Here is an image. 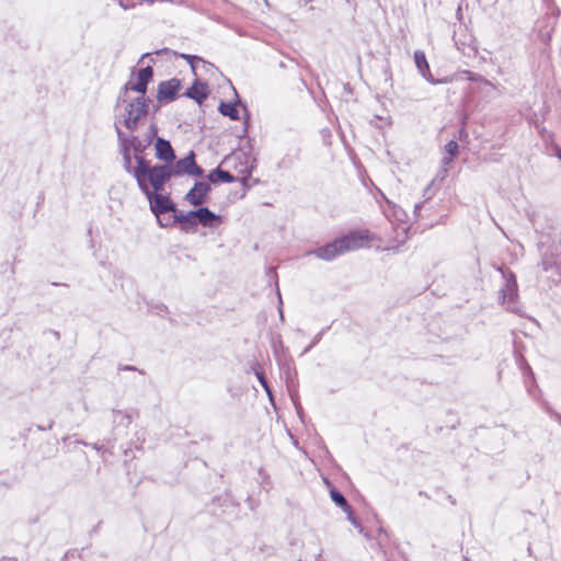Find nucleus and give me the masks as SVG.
Listing matches in <instances>:
<instances>
[{
    "label": "nucleus",
    "mask_w": 561,
    "mask_h": 561,
    "mask_svg": "<svg viewBox=\"0 0 561 561\" xmlns=\"http://www.w3.org/2000/svg\"><path fill=\"white\" fill-rule=\"evenodd\" d=\"M142 194L149 201L150 210L156 215L158 225L161 228L171 226V222H164L163 218H161V215L167 213L174 214L176 205L172 202V199L168 195H163L156 191H148V193Z\"/></svg>",
    "instance_id": "nucleus-4"
},
{
    "label": "nucleus",
    "mask_w": 561,
    "mask_h": 561,
    "mask_svg": "<svg viewBox=\"0 0 561 561\" xmlns=\"http://www.w3.org/2000/svg\"><path fill=\"white\" fill-rule=\"evenodd\" d=\"M173 176H182L184 174L192 176H202L204 170L196 164L195 153L191 151L186 157L179 159L174 165L171 164Z\"/></svg>",
    "instance_id": "nucleus-6"
},
{
    "label": "nucleus",
    "mask_w": 561,
    "mask_h": 561,
    "mask_svg": "<svg viewBox=\"0 0 561 561\" xmlns=\"http://www.w3.org/2000/svg\"><path fill=\"white\" fill-rule=\"evenodd\" d=\"M157 133H158L157 126L154 124H151L146 133L148 142H151L154 137L157 138Z\"/></svg>",
    "instance_id": "nucleus-25"
},
{
    "label": "nucleus",
    "mask_w": 561,
    "mask_h": 561,
    "mask_svg": "<svg viewBox=\"0 0 561 561\" xmlns=\"http://www.w3.org/2000/svg\"><path fill=\"white\" fill-rule=\"evenodd\" d=\"M261 385L264 388L265 392L267 393L270 401L273 402L274 401V397H273V393H272V390H271V388L268 386L267 380L265 379L264 383H261Z\"/></svg>",
    "instance_id": "nucleus-28"
},
{
    "label": "nucleus",
    "mask_w": 561,
    "mask_h": 561,
    "mask_svg": "<svg viewBox=\"0 0 561 561\" xmlns=\"http://www.w3.org/2000/svg\"><path fill=\"white\" fill-rule=\"evenodd\" d=\"M556 420L561 424V415L560 414H556Z\"/></svg>",
    "instance_id": "nucleus-40"
},
{
    "label": "nucleus",
    "mask_w": 561,
    "mask_h": 561,
    "mask_svg": "<svg viewBox=\"0 0 561 561\" xmlns=\"http://www.w3.org/2000/svg\"><path fill=\"white\" fill-rule=\"evenodd\" d=\"M237 157L236 156H227L225 159H224V163H229L230 161L234 160Z\"/></svg>",
    "instance_id": "nucleus-34"
},
{
    "label": "nucleus",
    "mask_w": 561,
    "mask_h": 561,
    "mask_svg": "<svg viewBox=\"0 0 561 561\" xmlns=\"http://www.w3.org/2000/svg\"><path fill=\"white\" fill-rule=\"evenodd\" d=\"M295 407H296V410H297V412H298V414H299V413H300V409H301V408H300V405H299L298 403H296V402H295Z\"/></svg>",
    "instance_id": "nucleus-39"
},
{
    "label": "nucleus",
    "mask_w": 561,
    "mask_h": 561,
    "mask_svg": "<svg viewBox=\"0 0 561 561\" xmlns=\"http://www.w3.org/2000/svg\"><path fill=\"white\" fill-rule=\"evenodd\" d=\"M180 57H182L183 59H185L187 61V64H190L193 72H195V61L203 60L201 57L195 56V55L181 54Z\"/></svg>",
    "instance_id": "nucleus-24"
},
{
    "label": "nucleus",
    "mask_w": 561,
    "mask_h": 561,
    "mask_svg": "<svg viewBox=\"0 0 561 561\" xmlns=\"http://www.w3.org/2000/svg\"><path fill=\"white\" fill-rule=\"evenodd\" d=\"M261 385L264 388L265 392L267 393L270 401L273 402L274 401V397H273V393H272V390H271V388L268 386L267 380L265 379L264 383H261Z\"/></svg>",
    "instance_id": "nucleus-29"
},
{
    "label": "nucleus",
    "mask_w": 561,
    "mask_h": 561,
    "mask_svg": "<svg viewBox=\"0 0 561 561\" xmlns=\"http://www.w3.org/2000/svg\"><path fill=\"white\" fill-rule=\"evenodd\" d=\"M414 62L419 70V72L422 75L424 79H426L428 82L436 84L439 82H444L443 80H435L433 79L431 72H430V66L426 60L425 54L422 50L414 51Z\"/></svg>",
    "instance_id": "nucleus-15"
},
{
    "label": "nucleus",
    "mask_w": 561,
    "mask_h": 561,
    "mask_svg": "<svg viewBox=\"0 0 561 561\" xmlns=\"http://www.w3.org/2000/svg\"><path fill=\"white\" fill-rule=\"evenodd\" d=\"M541 268L549 273V277L557 282L561 278V257L545 253L540 262Z\"/></svg>",
    "instance_id": "nucleus-11"
},
{
    "label": "nucleus",
    "mask_w": 561,
    "mask_h": 561,
    "mask_svg": "<svg viewBox=\"0 0 561 561\" xmlns=\"http://www.w3.org/2000/svg\"><path fill=\"white\" fill-rule=\"evenodd\" d=\"M150 102V99L142 95L128 100L127 93L121 91L116 107H122V113L116 116L115 121H119V125H124L129 131L137 130L140 119L149 112Z\"/></svg>",
    "instance_id": "nucleus-2"
},
{
    "label": "nucleus",
    "mask_w": 561,
    "mask_h": 561,
    "mask_svg": "<svg viewBox=\"0 0 561 561\" xmlns=\"http://www.w3.org/2000/svg\"><path fill=\"white\" fill-rule=\"evenodd\" d=\"M184 95L188 99L196 101L198 104H202L203 101H205L208 95L207 84L202 83L199 81H195L193 85L186 90Z\"/></svg>",
    "instance_id": "nucleus-17"
},
{
    "label": "nucleus",
    "mask_w": 561,
    "mask_h": 561,
    "mask_svg": "<svg viewBox=\"0 0 561 561\" xmlns=\"http://www.w3.org/2000/svg\"><path fill=\"white\" fill-rule=\"evenodd\" d=\"M93 448H94V449H96L98 451H101V450H104V451H105V450H106V449L104 448V446H100V445H98V444H93Z\"/></svg>",
    "instance_id": "nucleus-35"
},
{
    "label": "nucleus",
    "mask_w": 561,
    "mask_h": 561,
    "mask_svg": "<svg viewBox=\"0 0 561 561\" xmlns=\"http://www.w3.org/2000/svg\"><path fill=\"white\" fill-rule=\"evenodd\" d=\"M255 376L259 380L260 383H264L265 381V376H264V373L263 371H260V370H255Z\"/></svg>",
    "instance_id": "nucleus-31"
},
{
    "label": "nucleus",
    "mask_w": 561,
    "mask_h": 561,
    "mask_svg": "<svg viewBox=\"0 0 561 561\" xmlns=\"http://www.w3.org/2000/svg\"><path fill=\"white\" fill-rule=\"evenodd\" d=\"M121 370H137L135 366L131 365H125L123 367H119Z\"/></svg>",
    "instance_id": "nucleus-33"
},
{
    "label": "nucleus",
    "mask_w": 561,
    "mask_h": 561,
    "mask_svg": "<svg viewBox=\"0 0 561 561\" xmlns=\"http://www.w3.org/2000/svg\"><path fill=\"white\" fill-rule=\"evenodd\" d=\"M181 89V81L176 78L161 81L158 84L157 100L160 103H169L176 99Z\"/></svg>",
    "instance_id": "nucleus-8"
},
{
    "label": "nucleus",
    "mask_w": 561,
    "mask_h": 561,
    "mask_svg": "<svg viewBox=\"0 0 561 561\" xmlns=\"http://www.w3.org/2000/svg\"><path fill=\"white\" fill-rule=\"evenodd\" d=\"M448 499H449V501L451 502V504H456V501H455V499H453V496H451V495H449V496H448Z\"/></svg>",
    "instance_id": "nucleus-41"
},
{
    "label": "nucleus",
    "mask_w": 561,
    "mask_h": 561,
    "mask_svg": "<svg viewBox=\"0 0 561 561\" xmlns=\"http://www.w3.org/2000/svg\"><path fill=\"white\" fill-rule=\"evenodd\" d=\"M556 156L561 160V149H558Z\"/></svg>",
    "instance_id": "nucleus-37"
},
{
    "label": "nucleus",
    "mask_w": 561,
    "mask_h": 561,
    "mask_svg": "<svg viewBox=\"0 0 561 561\" xmlns=\"http://www.w3.org/2000/svg\"><path fill=\"white\" fill-rule=\"evenodd\" d=\"M345 513L347 514V520L356 528L359 529V531H362V527H360V524L358 523V520L354 517L353 515V511H352V507L350 508V511H345Z\"/></svg>",
    "instance_id": "nucleus-26"
},
{
    "label": "nucleus",
    "mask_w": 561,
    "mask_h": 561,
    "mask_svg": "<svg viewBox=\"0 0 561 561\" xmlns=\"http://www.w3.org/2000/svg\"><path fill=\"white\" fill-rule=\"evenodd\" d=\"M402 234H403V239H402L401 243H404L408 238V228L404 226L402 227Z\"/></svg>",
    "instance_id": "nucleus-32"
},
{
    "label": "nucleus",
    "mask_w": 561,
    "mask_h": 561,
    "mask_svg": "<svg viewBox=\"0 0 561 561\" xmlns=\"http://www.w3.org/2000/svg\"><path fill=\"white\" fill-rule=\"evenodd\" d=\"M131 415L129 413H125L123 411H113V421L118 425L128 426L131 423Z\"/></svg>",
    "instance_id": "nucleus-22"
},
{
    "label": "nucleus",
    "mask_w": 561,
    "mask_h": 561,
    "mask_svg": "<svg viewBox=\"0 0 561 561\" xmlns=\"http://www.w3.org/2000/svg\"><path fill=\"white\" fill-rule=\"evenodd\" d=\"M342 254L360 249L366 242L370 240L367 230L351 231L345 236L336 238Z\"/></svg>",
    "instance_id": "nucleus-5"
},
{
    "label": "nucleus",
    "mask_w": 561,
    "mask_h": 561,
    "mask_svg": "<svg viewBox=\"0 0 561 561\" xmlns=\"http://www.w3.org/2000/svg\"><path fill=\"white\" fill-rule=\"evenodd\" d=\"M388 250H394L396 252H398V251H399V245H397V247H391V248H388Z\"/></svg>",
    "instance_id": "nucleus-38"
},
{
    "label": "nucleus",
    "mask_w": 561,
    "mask_h": 561,
    "mask_svg": "<svg viewBox=\"0 0 561 561\" xmlns=\"http://www.w3.org/2000/svg\"><path fill=\"white\" fill-rule=\"evenodd\" d=\"M322 333H323V332L321 331V332H319V333L314 336L313 342H312L309 346H307V347L305 348V353H306V352H309V351L311 350V347H312L314 344H317V343L321 340V337H322Z\"/></svg>",
    "instance_id": "nucleus-30"
},
{
    "label": "nucleus",
    "mask_w": 561,
    "mask_h": 561,
    "mask_svg": "<svg viewBox=\"0 0 561 561\" xmlns=\"http://www.w3.org/2000/svg\"><path fill=\"white\" fill-rule=\"evenodd\" d=\"M430 188H431V185H428V186L425 188L424 194H426V193H427V191H430Z\"/></svg>",
    "instance_id": "nucleus-42"
},
{
    "label": "nucleus",
    "mask_w": 561,
    "mask_h": 561,
    "mask_svg": "<svg viewBox=\"0 0 561 561\" xmlns=\"http://www.w3.org/2000/svg\"><path fill=\"white\" fill-rule=\"evenodd\" d=\"M218 111L221 115L229 117L231 121L239 119V111L236 102H220Z\"/></svg>",
    "instance_id": "nucleus-19"
},
{
    "label": "nucleus",
    "mask_w": 561,
    "mask_h": 561,
    "mask_svg": "<svg viewBox=\"0 0 561 561\" xmlns=\"http://www.w3.org/2000/svg\"><path fill=\"white\" fill-rule=\"evenodd\" d=\"M195 217L197 224H201L204 227H213L215 222H220V216L211 211L207 207H199L195 210Z\"/></svg>",
    "instance_id": "nucleus-16"
},
{
    "label": "nucleus",
    "mask_w": 561,
    "mask_h": 561,
    "mask_svg": "<svg viewBox=\"0 0 561 561\" xmlns=\"http://www.w3.org/2000/svg\"><path fill=\"white\" fill-rule=\"evenodd\" d=\"M421 209V204H416L414 207V211L417 213Z\"/></svg>",
    "instance_id": "nucleus-36"
},
{
    "label": "nucleus",
    "mask_w": 561,
    "mask_h": 561,
    "mask_svg": "<svg viewBox=\"0 0 561 561\" xmlns=\"http://www.w3.org/2000/svg\"><path fill=\"white\" fill-rule=\"evenodd\" d=\"M330 497L331 500L339 506L341 507L344 512L345 511H350L351 508V505L348 504V502L346 501L345 496L336 489H331L330 490Z\"/></svg>",
    "instance_id": "nucleus-20"
},
{
    "label": "nucleus",
    "mask_w": 561,
    "mask_h": 561,
    "mask_svg": "<svg viewBox=\"0 0 561 561\" xmlns=\"http://www.w3.org/2000/svg\"><path fill=\"white\" fill-rule=\"evenodd\" d=\"M115 131L117 135L119 149L126 150L129 152L130 148L134 149L135 152H142L145 147L141 145V141L136 136L126 137L121 127H119V121L114 122Z\"/></svg>",
    "instance_id": "nucleus-10"
},
{
    "label": "nucleus",
    "mask_w": 561,
    "mask_h": 561,
    "mask_svg": "<svg viewBox=\"0 0 561 561\" xmlns=\"http://www.w3.org/2000/svg\"><path fill=\"white\" fill-rule=\"evenodd\" d=\"M137 165L135 167L134 178L141 193L161 192L165 183L173 178L171 164L151 165L142 156H135Z\"/></svg>",
    "instance_id": "nucleus-1"
},
{
    "label": "nucleus",
    "mask_w": 561,
    "mask_h": 561,
    "mask_svg": "<svg viewBox=\"0 0 561 561\" xmlns=\"http://www.w3.org/2000/svg\"><path fill=\"white\" fill-rule=\"evenodd\" d=\"M308 255H314L318 259H321L323 261H332L339 255H342L341 249L339 247V242L336 239H334L332 242L319 247L314 249L313 251H310L307 253Z\"/></svg>",
    "instance_id": "nucleus-12"
},
{
    "label": "nucleus",
    "mask_w": 561,
    "mask_h": 561,
    "mask_svg": "<svg viewBox=\"0 0 561 561\" xmlns=\"http://www.w3.org/2000/svg\"><path fill=\"white\" fill-rule=\"evenodd\" d=\"M152 78L153 69L151 66L141 68L137 72V80L135 82L128 81L127 83H125L122 91L125 93H127L128 91H134L145 96V93L147 92V87L149 82L152 80Z\"/></svg>",
    "instance_id": "nucleus-7"
},
{
    "label": "nucleus",
    "mask_w": 561,
    "mask_h": 561,
    "mask_svg": "<svg viewBox=\"0 0 561 561\" xmlns=\"http://www.w3.org/2000/svg\"><path fill=\"white\" fill-rule=\"evenodd\" d=\"M207 178L211 183H232L237 180L229 171L222 170L220 167L213 170Z\"/></svg>",
    "instance_id": "nucleus-18"
},
{
    "label": "nucleus",
    "mask_w": 561,
    "mask_h": 561,
    "mask_svg": "<svg viewBox=\"0 0 561 561\" xmlns=\"http://www.w3.org/2000/svg\"><path fill=\"white\" fill-rule=\"evenodd\" d=\"M261 385L264 388L265 392L267 393L270 401L273 402L274 401V397H273V393H272V390H271V388L268 386L267 380L265 379L264 383H261Z\"/></svg>",
    "instance_id": "nucleus-27"
},
{
    "label": "nucleus",
    "mask_w": 561,
    "mask_h": 561,
    "mask_svg": "<svg viewBox=\"0 0 561 561\" xmlns=\"http://www.w3.org/2000/svg\"><path fill=\"white\" fill-rule=\"evenodd\" d=\"M154 147L157 159L164 161L168 164L175 160V153L169 140L162 137H157Z\"/></svg>",
    "instance_id": "nucleus-13"
},
{
    "label": "nucleus",
    "mask_w": 561,
    "mask_h": 561,
    "mask_svg": "<svg viewBox=\"0 0 561 561\" xmlns=\"http://www.w3.org/2000/svg\"><path fill=\"white\" fill-rule=\"evenodd\" d=\"M122 154H123V161H124V170L131 174L134 176V172H135V167L133 168L131 167V157H130V153L127 152L126 150H121Z\"/></svg>",
    "instance_id": "nucleus-23"
},
{
    "label": "nucleus",
    "mask_w": 561,
    "mask_h": 561,
    "mask_svg": "<svg viewBox=\"0 0 561 561\" xmlns=\"http://www.w3.org/2000/svg\"><path fill=\"white\" fill-rule=\"evenodd\" d=\"M459 146L456 140H450L445 145V152L448 154V157L443 158V163L445 165H448L453 158L458 153Z\"/></svg>",
    "instance_id": "nucleus-21"
},
{
    "label": "nucleus",
    "mask_w": 561,
    "mask_h": 561,
    "mask_svg": "<svg viewBox=\"0 0 561 561\" xmlns=\"http://www.w3.org/2000/svg\"><path fill=\"white\" fill-rule=\"evenodd\" d=\"M504 279L505 284L500 290V299L502 305H506V308L517 314H522L520 308L517 306V298H518V286L516 276L512 271H507L503 266L497 268Z\"/></svg>",
    "instance_id": "nucleus-3"
},
{
    "label": "nucleus",
    "mask_w": 561,
    "mask_h": 561,
    "mask_svg": "<svg viewBox=\"0 0 561 561\" xmlns=\"http://www.w3.org/2000/svg\"><path fill=\"white\" fill-rule=\"evenodd\" d=\"M173 224H182L183 225L182 230H184V231H188V229L195 228L197 226L195 210H190L187 213H183L181 210H178V208H175L171 226Z\"/></svg>",
    "instance_id": "nucleus-14"
},
{
    "label": "nucleus",
    "mask_w": 561,
    "mask_h": 561,
    "mask_svg": "<svg viewBox=\"0 0 561 561\" xmlns=\"http://www.w3.org/2000/svg\"><path fill=\"white\" fill-rule=\"evenodd\" d=\"M210 190L211 187L208 183L197 181L194 183V186L186 193L184 198L192 206L197 207L205 203Z\"/></svg>",
    "instance_id": "nucleus-9"
}]
</instances>
